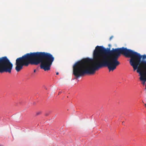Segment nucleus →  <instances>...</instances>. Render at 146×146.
Instances as JSON below:
<instances>
[{"mask_svg":"<svg viewBox=\"0 0 146 146\" xmlns=\"http://www.w3.org/2000/svg\"><path fill=\"white\" fill-rule=\"evenodd\" d=\"M121 54L130 57V63L134 71L141 66L146 64V55L141 56L139 54L126 48H112L108 52L102 46H97L94 51L93 59L89 58V74H94L96 70L103 67H107L109 71H113L120 64L118 59Z\"/></svg>","mask_w":146,"mask_h":146,"instance_id":"obj_1","label":"nucleus"},{"mask_svg":"<svg viewBox=\"0 0 146 146\" xmlns=\"http://www.w3.org/2000/svg\"><path fill=\"white\" fill-rule=\"evenodd\" d=\"M54 57L50 53L45 52H36L27 53L16 60L15 69L19 72L23 66H27L29 64L37 65L40 64V68L44 71L49 70Z\"/></svg>","mask_w":146,"mask_h":146,"instance_id":"obj_2","label":"nucleus"},{"mask_svg":"<svg viewBox=\"0 0 146 146\" xmlns=\"http://www.w3.org/2000/svg\"><path fill=\"white\" fill-rule=\"evenodd\" d=\"M13 64L6 56L0 58V73L4 72L11 73Z\"/></svg>","mask_w":146,"mask_h":146,"instance_id":"obj_3","label":"nucleus"},{"mask_svg":"<svg viewBox=\"0 0 146 146\" xmlns=\"http://www.w3.org/2000/svg\"><path fill=\"white\" fill-rule=\"evenodd\" d=\"M142 68H139L137 70V72L139 74V79L142 81V84L144 85L146 82V64L141 66Z\"/></svg>","mask_w":146,"mask_h":146,"instance_id":"obj_4","label":"nucleus"},{"mask_svg":"<svg viewBox=\"0 0 146 146\" xmlns=\"http://www.w3.org/2000/svg\"><path fill=\"white\" fill-rule=\"evenodd\" d=\"M113 38V36H111L110 38V40H111V39Z\"/></svg>","mask_w":146,"mask_h":146,"instance_id":"obj_5","label":"nucleus"},{"mask_svg":"<svg viewBox=\"0 0 146 146\" xmlns=\"http://www.w3.org/2000/svg\"><path fill=\"white\" fill-rule=\"evenodd\" d=\"M40 113H41L40 112H37L36 113V114H37V115H38L39 114H40Z\"/></svg>","mask_w":146,"mask_h":146,"instance_id":"obj_6","label":"nucleus"},{"mask_svg":"<svg viewBox=\"0 0 146 146\" xmlns=\"http://www.w3.org/2000/svg\"><path fill=\"white\" fill-rule=\"evenodd\" d=\"M61 93H62L61 92H59V93H58V94L59 95V94H61Z\"/></svg>","mask_w":146,"mask_h":146,"instance_id":"obj_7","label":"nucleus"},{"mask_svg":"<svg viewBox=\"0 0 146 146\" xmlns=\"http://www.w3.org/2000/svg\"><path fill=\"white\" fill-rule=\"evenodd\" d=\"M36 72V70L35 69V70H34V72Z\"/></svg>","mask_w":146,"mask_h":146,"instance_id":"obj_8","label":"nucleus"},{"mask_svg":"<svg viewBox=\"0 0 146 146\" xmlns=\"http://www.w3.org/2000/svg\"><path fill=\"white\" fill-rule=\"evenodd\" d=\"M56 75H58V72H57L56 73Z\"/></svg>","mask_w":146,"mask_h":146,"instance_id":"obj_9","label":"nucleus"},{"mask_svg":"<svg viewBox=\"0 0 146 146\" xmlns=\"http://www.w3.org/2000/svg\"><path fill=\"white\" fill-rule=\"evenodd\" d=\"M0 146H4L3 145H1L0 144Z\"/></svg>","mask_w":146,"mask_h":146,"instance_id":"obj_10","label":"nucleus"},{"mask_svg":"<svg viewBox=\"0 0 146 146\" xmlns=\"http://www.w3.org/2000/svg\"><path fill=\"white\" fill-rule=\"evenodd\" d=\"M145 106L146 107V104H145Z\"/></svg>","mask_w":146,"mask_h":146,"instance_id":"obj_11","label":"nucleus"}]
</instances>
